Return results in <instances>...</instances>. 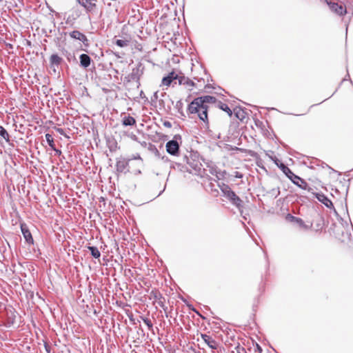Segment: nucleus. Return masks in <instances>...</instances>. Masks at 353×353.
<instances>
[{
    "mask_svg": "<svg viewBox=\"0 0 353 353\" xmlns=\"http://www.w3.org/2000/svg\"><path fill=\"white\" fill-rule=\"evenodd\" d=\"M219 186L223 192V196H225L232 203V205H235L238 208L241 215L243 216L244 219H246V217L243 215V201L235 194L234 192L231 190V188L228 185L223 183L222 184L219 185Z\"/></svg>",
    "mask_w": 353,
    "mask_h": 353,
    "instance_id": "f257e3e1",
    "label": "nucleus"
},
{
    "mask_svg": "<svg viewBox=\"0 0 353 353\" xmlns=\"http://www.w3.org/2000/svg\"><path fill=\"white\" fill-rule=\"evenodd\" d=\"M277 165L294 185H297L299 188L303 190H307L308 192L312 190V188L309 187L307 183L304 179L294 174L287 165L283 163H281L280 165L277 164Z\"/></svg>",
    "mask_w": 353,
    "mask_h": 353,
    "instance_id": "f03ea898",
    "label": "nucleus"
},
{
    "mask_svg": "<svg viewBox=\"0 0 353 353\" xmlns=\"http://www.w3.org/2000/svg\"><path fill=\"white\" fill-rule=\"evenodd\" d=\"M184 161L186 162L188 167L187 170L190 172H194L195 174H199L202 170V163H201L199 156L196 153H190L189 156H184Z\"/></svg>",
    "mask_w": 353,
    "mask_h": 353,
    "instance_id": "7ed1b4c3",
    "label": "nucleus"
},
{
    "mask_svg": "<svg viewBox=\"0 0 353 353\" xmlns=\"http://www.w3.org/2000/svg\"><path fill=\"white\" fill-rule=\"evenodd\" d=\"M216 98L212 96L206 95L196 98L188 105V110L196 112L199 105L208 106L207 103H214L216 102Z\"/></svg>",
    "mask_w": 353,
    "mask_h": 353,
    "instance_id": "20e7f679",
    "label": "nucleus"
},
{
    "mask_svg": "<svg viewBox=\"0 0 353 353\" xmlns=\"http://www.w3.org/2000/svg\"><path fill=\"white\" fill-rule=\"evenodd\" d=\"M180 135L176 134L172 140H170L166 143L165 148L166 151L171 155L177 156L179 152V144L177 139H181Z\"/></svg>",
    "mask_w": 353,
    "mask_h": 353,
    "instance_id": "39448f33",
    "label": "nucleus"
},
{
    "mask_svg": "<svg viewBox=\"0 0 353 353\" xmlns=\"http://www.w3.org/2000/svg\"><path fill=\"white\" fill-rule=\"evenodd\" d=\"M179 76L174 72H170L166 77H164L162 79L161 84L165 86H170L172 82L176 84V81L179 82Z\"/></svg>",
    "mask_w": 353,
    "mask_h": 353,
    "instance_id": "423d86ee",
    "label": "nucleus"
},
{
    "mask_svg": "<svg viewBox=\"0 0 353 353\" xmlns=\"http://www.w3.org/2000/svg\"><path fill=\"white\" fill-rule=\"evenodd\" d=\"M69 35L72 39L81 41L85 47L89 46V41L87 37L81 32L78 30H74L70 32Z\"/></svg>",
    "mask_w": 353,
    "mask_h": 353,
    "instance_id": "0eeeda50",
    "label": "nucleus"
},
{
    "mask_svg": "<svg viewBox=\"0 0 353 353\" xmlns=\"http://www.w3.org/2000/svg\"><path fill=\"white\" fill-rule=\"evenodd\" d=\"M196 112L188 110L191 114H197L199 119L205 123H208V106L199 105Z\"/></svg>",
    "mask_w": 353,
    "mask_h": 353,
    "instance_id": "6e6552de",
    "label": "nucleus"
},
{
    "mask_svg": "<svg viewBox=\"0 0 353 353\" xmlns=\"http://www.w3.org/2000/svg\"><path fill=\"white\" fill-rule=\"evenodd\" d=\"M201 336L204 343L208 345L210 348L212 350L217 349L218 343L211 336L206 334H201Z\"/></svg>",
    "mask_w": 353,
    "mask_h": 353,
    "instance_id": "1a4fd4ad",
    "label": "nucleus"
},
{
    "mask_svg": "<svg viewBox=\"0 0 353 353\" xmlns=\"http://www.w3.org/2000/svg\"><path fill=\"white\" fill-rule=\"evenodd\" d=\"M21 230L26 241L28 244H33L34 240L28 226L25 223H21Z\"/></svg>",
    "mask_w": 353,
    "mask_h": 353,
    "instance_id": "9d476101",
    "label": "nucleus"
},
{
    "mask_svg": "<svg viewBox=\"0 0 353 353\" xmlns=\"http://www.w3.org/2000/svg\"><path fill=\"white\" fill-rule=\"evenodd\" d=\"M330 10L339 15H343L347 12L346 9L344 8L341 5H339L337 3L330 2L327 3Z\"/></svg>",
    "mask_w": 353,
    "mask_h": 353,
    "instance_id": "9b49d317",
    "label": "nucleus"
},
{
    "mask_svg": "<svg viewBox=\"0 0 353 353\" xmlns=\"http://www.w3.org/2000/svg\"><path fill=\"white\" fill-rule=\"evenodd\" d=\"M63 59L57 54H53L50 57V68L53 69L54 72H56V68L61 63Z\"/></svg>",
    "mask_w": 353,
    "mask_h": 353,
    "instance_id": "f8f14e48",
    "label": "nucleus"
},
{
    "mask_svg": "<svg viewBox=\"0 0 353 353\" xmlns=\"http://www.w3.org/2000/svg\"><path fill=\"white\" fill-rule=\"evenodd\" d=\"M179 84L185 85V88L190 90H192V88L195 85V83L192 80L184 76H179Z\"/></svg>",
    "mask_w": 353,
    "mask_h": 353,
    "instance_id": "ddd939ff",
    "label": "nucleus"
},
{
    "mask_svg": "<svg viewBox=\"0 0 353 353\" xmlns=\"http://www.w3.org/2000/svg\"><path fill=\"white\" fill-rule=\"evenodd\" d=\"M78 2L88 11H92L96 7V0H78Z\"/></svg>",
    "mask_w": 353,
    "mask_h": 353,
    "instance_id": "4468645a",
    "label": "nucleus"
},
{
    "mask_svg": "<svg viewBox=\"0 0 353 353\" xmlns=\"http://www.w3.org/2000/svg\"><path fill=\"white\" fill-rule=\"evenodd\" d=\"M316 197L320 202L323 203L326 207L330 208L333 207L332 202L323 194L316 193Z\"/></svg>",
    "mask_w": 353,
    "mask_h": 353,
    "instance_id": "2eb2a0df",
    "label": "nucleus"
},
{
    "mask_svg": "<svg viewBox=\"0 0 353 353\" xmlns=\"http://www.w3.org/2000/svg\"><path fill=\"white\" fill-rule=\"evenodd\" d=\"M286 219L290 222H294L297 223L300 227H302L305 229H308V226L304 223L303 221L301 218L294 216L289 214L287 215Z\"/></svg>",
    "mask_w": 353,
    "mask_h": 353,
    "instance_id": "dca6fc26",
    "label": "nucleus"
},
{
    "mask_svg": "<svg viewBox=\"0 0 353 353\" xmlns=\"http://www.w3.org/2000/svg\"><path fill=\"white\" fill-rule=\"evenodd\" d=\"M143 73V68L139 64L137 67L133 68L131 73V78L134 81H138Z\"/></svg>",
    "mask_w": 353,
    "mask_h": 353,
    "instance_id": "f3484780",
    "label": "nucleus"
},
{
    "mask_svg": "<svg viewBox=\"0 0 353 353\" xmlns=\"http://www.w3.org/2000/svg\"><path fill=\"white\" fill-rule=\"evenodd\" d=\"M80 65L84 68H88L91 63V58L86 54H82L79 57Z\"/></svg>",
    "mask_w": 353,
    "mask_h": 353,
    "instance_id": "a211bd4d",
    "label": "nucleus"
},
{
    "mask_svg": "<svg viewBox=\"0 0 353 353\" xmlns=\"http://www.w3.org/2000/svg\"><path fill=\"white\" fill-rule=\"evenodd\" d=\"M135 123V119L131 116L125 117L122 121V124L125 126L134 125Z\"/></svg>",
    "mask_w": 353,
    "mask_h": 353,
    "instance_id": "6ab92c4d",
    "label": "nucleus"
},
{
    "mask_svg": "<svg viewBox=\"0 0 353 353\" xmlns=\"http://www.w3.org/2000/svg\"><path fill=\"white\" fill-rule=\"evenodd\" d=\"M88 250L90 251L91 255L95 258L98 259L101 256V253L99 249L95 246H88Z\"/></svg>",
    "mask_w": 353,
    "mask_h": 353,
    "instance_id": "aec40b11",
    "label": "nucleus"
},
{
    "mask_svg": "<svg viewBox=\"0 0 353 353\" xmlns=\"http://www.w3.org/2000/svg\"><path fill=\"white\" fill-rule=\"evenodd\" d=\"M0 136L6 141H10V135L7 130L0 125Z\"/></svg>",
    "mask_w": 353,
    "mask_h": 353,
    "instance_id": "412c9836",
    "label": "nucleus"
},
{
    "mask_svg": "<svg viewBox=\"0 0 353 353\" xmlns=\"http://www.w3.org/2000/svg\"><path fill=\"white\" fill-rule=\"evenodd\" d=\"M127 163L125 161H118L116 164L117 170L119 172H123L125 169Z\"/></svg>",
    "mask_w": 353,
    "mask_h": 353,
    "instance_id": "4be33fe9",
    "label": "nucleus"
},
{
    "mask_svg": "<svg viewBox=\"0 0 353 353\" xmlns=\"http://www.w3.org/2000/svg\"><path fill=\"white\" fill-rule=\"evenodd\" d=\"M234 114L236 118H238L241 121H243L245 117V112L241 109L234 110Z\"/></svg>",
    "mask_w": 353,
    "mask_h": 353,
    "instance_id": "5701e85b",
    "label": "nucleus"
},
{
    "mask_svg": "<svg viewBox=\"0 0 353 353\" xmlns=\"http://www.w3.org/2000/svg\"><path fill=\"white\" fill-rule=\"evenodd\" d=\"M45 137H46V141L48 143L49 146L51 148H54V147L55 146V144H54V139H53L52 136L50 134H46L45 135Z\"/></svg>",
    "mask_w": 353,
    "mask_h": 353,
    "instance_id": "b1692460",
    "label": "nucleus"
},
{
    "mask_svg": "<svg viewBox=\"0 0 353 353\" xmlns=\"http://www.w3.org/2000/svg\"><path fill=\"white\" fill-rule=\"evenodd\" d=\"M219 108L220 109H221L222 110L225 111V112L228 113V114L231 117L232 114V111L231 110V109L228 107V105L227 104H225V103H220V105H219Z\"/></svg>",
    "mask_w": 353,
    "mask_h": 353,
    "instance_id": "393cba45",
    "label": "nucleus"
},
{
    "mask_svg": "<svg viewBox=\"0 0 353 353\" xmlns=\"http://www.w3.org/2000/svg\"><path fill=\"white\" fill-rule=\"evenodd\" d=\"M114 43L121 47V48H123V47H125L128 45L129 43V41L128 40H123V39H117L115 41H114Z\"/></svg>",
    "mask_w": 353,
    "mask_h": 353,
    "instance_id": "a878e982",
    "label": "nucleus"
},
{
    "mask_svg": "<svg viewBox=\"0 0 353 353\" xmlns=\"http://www.w3.org/2000/svg\"><path fill=\"white\" fill-rule=\"evenodd\" d=\"M142 319H143V321L145 323V324L148 326V329L150 330H152V327H153V325H152L151 321L148 318H142Z\"/></svg>",
    "mask_w": 353,
    "mask_h": 353,
    "instance_id": "bb28decb",
    "label": "nucleus"
},
{
    "mask_svg": "<svg viewBox=\"0 0 353 353\" xmlns=\"http://www.w3.org/2000/svg\"><path fill=\"white\" fill-rule=\"evenodd\" d=\"M163 125L166 128H171L172 123L170 121H164Z\"/></svg>",
    "mask_w": 353,
    "mask_h": 353,
    "instance_id": "cd10ccee",
    "label": "nucleus"
},
{
    "mask_svg": "<svg viewBox=\"0 0 353 353\" xmlns=\"http://www.w3.org/2000/svg\"><path fill=\"white\" fill-rule=\"evenodd\" d=\"M52 149L55 152L56 154H57L59 156L61 155V151L60 150L57 149L55 148V146L54 147V148H52Z\"/></svg>",
    "mask_w": 353,
    "mask_h": 353,
    "instance_id": "c85d7f7f",
    "label": "nucleus"
},
{
    "mask_svg": "<svg viewBox=\"0 0 353 353\" xmlns=\"http://www.w3.org/2000/svg\"><path fill=\"white\" fill-rule=\"evenodd\" d=\"M272 191L274 192V194H276V197L280 194L279 188H277L276 190L273 189Z\"/></svg>",
    "mask_w": 353,
    "mask_h": 353,
    "instance_id": "c756f323",
    "label": "nucleus"
},
{
    "mask_svg": "<svg viewBox=\"0 0 353 353\" xmlns=\"http://www.w3.org/2000/svg\"><path fill=\"white\" fill-rule=\"evenodd\" d=\"M131 137H132V139L133 140H134V141H137V136H136V135L133 134Z\"/></svg>",
    "mask_w": 353,
    "mask_h": 353,
    "instance_id": "7c9ffc66",
    "label": "nucleus"
},
{
    "mask_svg": "<svg viewBox=\"0 0 353 353\" xmlns=\"http://www.w3.org/2000/svg\"><path fill=\"white\" fill-rule=\"evenodd\" d=\"M162 159H163V160H164V161H167V160H168V157H163L162 158Z\"/></svg>",
    "mask_w": 353,
    "mask_h": 353,
    "instance_id": "2f4dec72",
    "label": "nucleus"
},
{
    "mask_svg": "<svg viewBox=\"0 0 353 353\" xmlns=\"http://www.w3.org/2000/svg\"><path fill=\"white\" fill-rule=\"evenodd\" d=\"M3 0H0V2H1Z\"/></svg>",
    "mask_w": 353,
    "mask_h": 353,
    "instance_id": "473e14b6",
    "label": "nucleus"
}]
</instances>
